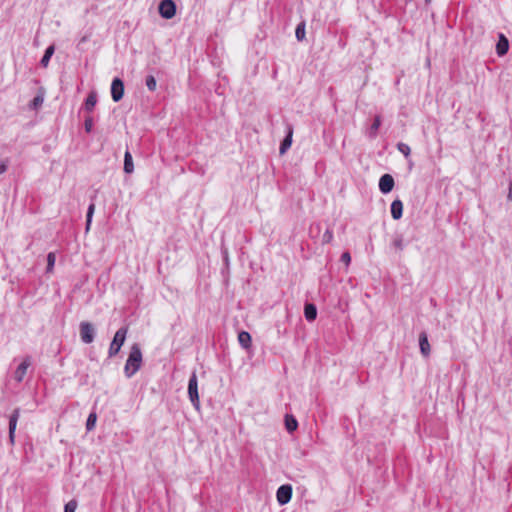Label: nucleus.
<instances>
[{
  "label": "nucleus",
  "mask_w": 512,
  "mask_h": 512,
  "mask_svg": "<svg viewBox=\"0 0 512 512\" xmlns=\"http://www.w3.org/2000/svg\"><path fill=\"white\" fill-rule=\"evenodd\" d=\"M403 214V203L396 199L391 203V216L393 219L398 220Z\"/></svg>",
  "instance_id": "f8f14e48"
},
{
  "label": "nucleus",
  "mask_w": 512,
  "mask_h": 512,
  "mask_svg": "<svg viewBox=\"0 0 512 512\" xmlns=\"http://www.w3.org/2000/svg\"><path fill=\"white\" fill-rule=\"evenodd\" d=\"M238 341H239V344L244 349H249L251 347V341H252L251 335L246 331H241L238 334Z\"/></svg>",
  "instance_id": "2eb2a0df"
},
{
  "label": "nucleus",
  "mask_w": 512,
  "mask_h": 512,
  "mask_svg": "<svg viewBox=\"0 0 512 512\" xmlns=\"http://www.w3.org/2000/svg\"><path fill=\"white\" fill-rule=\"evenodd\" d=\"M97 416L95 413H90L86 422V428L91 431L95 428Z\"/></svg>",
  "instance_id": "b1692460"
},
{
  "label": "nucleus",
  "mask_w": 512,
  "mask_h": 512,
  "mask_svg": "<svg viewBox=\"0 0 512 512\" xmlns=\"http://www.w3.org/2000/svg\"><path fill=\"white\" fill-rule=\"evenodd\" d=\"M395 182L394 178L390 174H384L380 177L379 180V190L383 194H388L394 188Z\"/></svg>",
  "instance_id": "6e6552de"
},
{
  "label": "nucleus",
  "mask_w": 512,
  "mask_h": 512,
  "mask_svg": "<svg viewBox=\"0 0 512 512\" xmlns=\"http://www.w3.org/2000/svg\"><path fill=\"white\" fill-rule=\"evenodd\" d=\"M380 125H381V117L380 116H376L374 118V122L371 125V127L369 129V132H368V135H369V137L371 139L376 138Z\"/></svg>",
  "instance_id": "6ab92c4d"
},
{
  "label": "nucleus",
  "mask_w": 512,
  "mask_h": 512,
  "mask_svg": "<svg viewBox=\"0 0 512 512\" xmlns=\"http://www.w3.org/2000/svg\"><path fill=\"white\" fill-rule=\"evenodd\" d=\"M55 261H56V256L54 253L50 252L48 255H47V272L50 273L53 271V268H54V265H55Z\"/></svg>",
  "instance_id": "393cba45"
},
{
  "label": "nucleus",
  "mask_w": 512,
  "mask_h": 512,
  "mask_svg": "<svg viewBox=\"0 0 512 512\" xmlns=\"http://www.w3.org/2000/svg\"><path fill=\"white\" fill-rule=\"evenodd\" d=\"M509 41L504 34L499 35V40L496 45V52L499 56H503L508 52Z\"/></svg>",
  "instance_id": "9b49d317"
},
{
  "label": "nucleus",
  "mask_w": 512,
  "mask_h": 512,
  "mask_svg": "<svg viewBox=\"0 0 512 512\" xmlns=\"http://www.w3.org/2000/svg\"><path fill=\"white\" fill-rule=\"evenodd\" d=\"M324 237H326L327 241H329V240L332 238V235H331V234H329V235L327 236V234H324Z\"/></svg>",
  "instance_id": "e433bc0d"
},
{
  "label": "nucleus",
  "mask_w": 512,
  "mask_h": 512,
  "mask_svg": "<svg viewBox=\"0 0 512 512\" xmlns=\"http://www.w3.org/2000/svg\"><path fill=\"white\" fill-rule=\"evenodd\" d=\"M285 426L288 432H293L297 429L298 422L292 415H286Z\"/></svg>",
  "instance_id": "412c9836"
},
{
  "label": "nucleus",
  "mask_w": 512,
  "mask_h": 512,
  "mask_svg": "<svg viewBox=\"0 0 512 512\" xmlns=\"http://www.w3.org/2000/svg\"><path fill=\"white\" fill-rule=\"evenodd\" d=\"M419 346H420L421 354L424 357H428L431 352V347H430V344L428 341L427 334L425 332L421 333L419 336Z\"/></svg>",
  "instance_id": "9d476101"
},
{
  "label": "nucleus",
  "mask_w": 512,
  "mask_h": 512,
  "mask_svg": "<svg viewBox=\"0 0 512 512\" xmlns=\"http://www.w3.org/2000/svg\"><path fill=\"white\" fill-rule=\"evenodd\" d=\"M432 0H425L427 4L431 3Z\"/></svg>",
  "instance_id": "4c0bfd02"
},
{
  "label": "nucleus",
  "mask_w": 512,
  "mask_h": 512,
  "mask_svg": "<svg viewBox=\"0 0 512 512\" xmlns=\"http://www.w3.org/2000/svg\"><path fill=\"white\" fill-rule=\"evenodd\" d=\"M324 237H326L327 241H329V240L332 238V235H331V234H329V235L327 236V234H324Z\"/></svg>",
  "instance_id": "c9c22d12"
},
{
  "label": "nucleus",
  "mask_w": 512,
  "mask_h": 512,
  "mask_svg": "<svg viewBox=\"0 0 512 512\" xmlns=\"http://www.w3.org/2000/svg\"><path fill=\"white\" fill-rule=\"evenodd\" d=\"M84 126H85L86 132H88V133L91 132L92 127H93V119L91 117H87L85 119Z\"/></svg>",
  "instance_id": "c85d7f7f"
},
{
  "label": "nucleus",
  "mask_w": 512,
  "mask_h": 512,
  "mask_svg": "<svg viewBox=\"0 0 512 512\" xmlns=\"http://www.w3.org/2000/svg\"><path fill=\"white\" fill-rule=\"evenodd\" d=\"M31 365V360L29 358H25L20 364L19 366L17 367V369L15 370V373H14V378L17 382H22L26 373H27V370L28 368L30 367Z\"/></svg>",
  "instance_id": "1a4fd4ad"
},
{
  "label": "nucleus",
  "mask_w": 512,
  "mask_h": 512,
  "mask_svg": "<svg viewBox=\"0 0 512 512\" xmlns=\"http://www.w3.org/2000/svg\"><path fill=\"white\" fill-rule=\"evenodd\" d=\"M304 315L308 321H313L317 316L316 307L313 304H306L304 308Z\"/></svg>",
  "instance_id": "a211bd4d"
},
{
  "label": "nucleus",
  "mask_w": 512,
  "mask_h": 512,
  "mask_svg": "<svg viewBox=\"0 0 512 512\" xmlns=\"http://www.w3.org/2000/svg\"><path fill=\"white\" fill-rule=\"evenodd\" d=\"M94 210H95V205L94 204H90L89 207H88L86 218L92 219L93 214H94Z\"/></svg>",
  "instance_id": "473e14b6"
},
{
  "label": "nucleus",
  "mask_w": 512,
  "mask_h": 512,
  "mask_svg": "<svg viewBox=\"0 0 512 512\" xmlns=\"http://www.w3.org/2000/svg\"><path fill=\"white\" fill-rule=\"evenodd\" d=\"M92 219L86 218V231H89Z\"/></svg>",
  "instance_id": "f704fd0d"
},
{
  "label": "nucleus",
  "mask_w": 512,
  "mask_h": 512,
  "mask_svg": "<svg viewBox=\"0 0 512 512\" xmlns=\"http://www.w3.org/2000/svg\"><path fill=\"white\" fill-rule=\"evenodd\" d=\"M397 149L404 155L405 158H409L411 154V148L408 144L400 142L397 144Z\"/></svg>",
  "instance_id": "5701e85b"
},
{
  "label": "nucleus",
  "mask_w": 512,
  "mask_h": 512,
  "mask_svg": "<svg viewBox=\"0 0 512 512\" xmlns=\"http://www.w3.org/2000/svg\"><path fill=\"white\" fill-rule=\"evenodd\" d=\"M393 245L396 249L402 250L403 249V240L401 238H397L393 241Z\"/></svg>",
  "instance_id": "2f4dec72"
},
{
  "label": "nucleus",
  "mask_w": 512,
  "mask_h": 512,
  "mask_svg": "<svg viewBox=\"0 0 512 512\" xmlns=\"http://www.w3.org/2000/svg\"><path fill=\"white\" fill-rule=\"evenodd\" d=\"M507 199L509 201H512V184L509 185V192H508V195H507Z\"/></svg>",
  "instance_id": "72a5a7b5"
},
{
  "label": "nucleus",
  "mask_w": 512,
  "mask_h": 512,
  "mask_svg": "<svg viewBox=\"0 0 512 512\" xmlns=\"http://www.w3.org/2000/svg\"><path fill=\"white\" fill-rule=\"evenodd\" d=\"M292 135H293V130H292V128H289L287 136L285 137V139L283 140V142L280 145V149H279L280 154H284L291 147Z\"/></svg>",
  "instance_id": "dca6fc26"
},
{
  "label": "nucleus",
  "mask_w": 512,
  "mask_h": 512,
  "mask_svg": "<svg viewBox=\"0 0 512 512\" xmlns=\"http://www.w3.org/2000/svg\"><path fill=\"white\" fill-rule=\"evenodd\" d=\"M8 168V161L0 160V175L5 173Z\"/></svg>",
  "instance_id": "7c9ffc66"
},
{
  "label": "nucleus",
  "mask_w": 512,
  "mask_h": 512,
  "mask_svg": "<svg viewBox=\"0 0 512 512\" xmlns=\"http://www.w3.org/2000/svg\"><path fill=\"white\" fill-rule=\"evenodd\" d=\"M188 396L196 410L200 409V401L198 394V381L195 372L192 373L188 383Z\"/></svg>",
  "instance_id": "7ed1b4c3"
},
{
  "label": "nucleus",
  "mask_w": 512,
  "mask_h": 512,
  "mask_svg": "<svg viewBox=\"0 0 512 512\" xmlns=\"http://www.w3.org/2000/svg\"><path fill=\"white\" fill-rule=\"evenodd\" d=\"M295 35H296V38L300 41L305 38V24L304 23H300L296 27Z\"/></svg>",
  "instance_id": "a878e982"
},
{
  "label": "nucleus",
  "mask_w": 512,
  "mask_h": 512,
  "mask_svg": "<svg viewBox=\"0 0 512 512\" xmlns=\"http://www.w3.org/2000/svg\"><path fill=\"white\" fill-rule=\"evenodd\" d=\"M94 335H95V329H94L93 325L89 322H81V324H80L81 340L84 343L89 344V343L93 342Z\"/></svg>",
  "instance_id": "39448f33"
},
{
  "label": "nucleus",
  "mask_w": 512,
  "mask_h": 512,
  "mask_svg": "<svg viewBox=\"0 0 512 512\" xmlns=\"http://www.w3.org/2000/svg\"><path fill=\"white\" fill-rule=\"evenodd\" d=\"M44 102V96L42 94H39L34 97V99L31 101L29 107L33 110H37L39 107L42 106Z\"/></svg>",
  "instance_id": "4be33fe9"
},
{
  "label": "nucleus",
  "mask_w": 512,
  "mask_h": 512,
  "mask_svg": "<svg viewBox=\"0 0 512 512\" xmlns=\"http://www.w3.org/2000/svg\"><path fill=\"white\" fill-rule=\"evenodd\" d=\"M142 352L138 344H133L130 348L129 356L124 366V373L127 378L134 376L141 368Z\"/></svg>",
  "instance_id": "f257e3e1"
},
{
  "label": "nucleus",
  "mask_w": 512,
  "mask_h": 512,
  "mask_svg": "<svg viewBox=\"0 0 512 512\" xmlns=\"http://www.w3.org/2000/svg\"><path fill=\"white\" fill-rule=\"evenodd\" d=\"M54 51H55V47L54 45H50L49 47H47V49L45 50V53L41 59V65L43 67H47L48 64H49V61L51 59V57L53 56L54 54Z\"/></svg>",
  "instance_id": "aec40b11"
},
{
  "label": "nucleus",
  "mask_w": 512,
  "mask_h": 512,
  "mask_svg": "<svg viewBox=\"0 0 512 512\" xmlns=\"http://www.w3.org/2000/svg\"><path fill=\"white\" fill-rule=\"evenodd\" d=\"M292 498V486L285 484L281 485L276 492V499L280 505H285L290 502Z\"/></svg>",
  "instance_id": "423d86ee"
},
{
  "label": "nucleus",
  "mask_w": 512,
  "mask_h": 512,
  "mask_svg": "<svg viewBox=\"0 0 512 512\" xmlns=\"http://www.w3.org/2000/svg\"><path fill=\"white\" fill-rule=\"evenodd\" d=\"M124 84L121 79L115 78L111 84V96L113 101L118 102L123 98Z\"/></svg>",
  "instance_id": "0eeeda50"
},
{
  "label": "nucleus",
  "mask_w": 512,
  "mask_h": 512,
  "mask_svg": "<svg viewBox=\"0 0 512 512\" xmlns=\"http://www.w3.org/2000/svg\"><path fill=\"white\" fill-rule=\"evenodd\" d=\"M158 10L164 19H172L176 14V5L172 0H162Z\"/></svg>",
  "instance_id": "20e7f679"
},
{
  "label": "nucleus",
  "mask_w": 512,
  "mask_h": 512,
  "mask_svg": "<svg viewBox=\"0 0 512 512\" xmlns=\"http://www.w3.org/2000/svg\"><path fill=\"white\" fill-rule=\"evenodd\" d=\"M127 333H128L127 327H122L116 331V333L113 337V340L109 346V350H108L109 357H114L115 355H117L119 353L121 347L123 346V344L126 340Z\"/></svg>",
  "instance_id": "f03ea898"
},
{
  "label": "nucleus",
  "mask_w": 512,
  "mask_h": 512,
  "mask_svg": "<svg viewBox=\"0 0 512 512\" xmlns=\"http://www.w3.org/2000/svg\"><path fill=\"white\" fill-rule=\"evenodd\" d=\"M97 103V93L95 91H91L85 101L84 109L87 112L93 111L95 105Z\"/></svg>",
  "instance_id": "4468645a"
},
{
  "label": "nucleus",
  "mask_w": 512,
  "mask_h": 512,
  "mask_svg": "<svg viewBox=\"0 0 512 512\" xmlns=\"http://www.w3.org/2000/svg\"><path fill=\"white\" fill-rule=\"evenodd\" d=\"M77 508V502L70 500L64 507V512H75Z\"/></svg>",
  "instance_id": "cd10ccee"
},
{
  "label": "nucleus",
  "mask_w": 512,
  "mask_h": 512,
  "mask_svg": "<svg viewBox=\"0 0 512 512\" xmlns=\"http://www.w3.org/2000/svg\"><path fill=\"white\" fill-rule=\"evenodd\" d=\"M18 418H19V410L16 409L13 412V414L11 415L10 420H9V438L12 443L14 442V435H15Z\"/></svg>",
  "instance_id": "ddd939ff"
},
{
  "label": "nucleus",
  "mask_w": 512,
  "mask_h": 512,
  "mask_svg": "<svg viewBox=\"0 0 512 512\" xmlns=\"http://www.w3.org/2000/svg\"><path fill=\"white\" fill-rule=\"evenodd\" d=\"M124 171L128 174H131L134 171L133 159L129 151H126L124 155Z\"/></svg>",
  "instance_id": "f3484780"
},
{
  "label": "nucleus",
  "mask_w": 512,
  "mask_h": 512,
  "mask_svg": "<svg viewBox=\"0 0 512 512\" xmlns=\"http://www.w3.org/2000/svg\"><path fill=\"white\" fill-rule=\"evenodd\" d=\"M146 86L148 88V90L150 91H154L157 87V82H156V79L154 78V76H148L146 78Z\"/></svg>",
  "instance_id": "bb28decb"
},
{
  "label": "nucleus",
  "mask_w": 512,
  "mask_h": 512,
  "mask_svg": "<svg viewBox=\"0 0 512 512\" xmlns=\"http://www.w3.org/2000/svg\"><path fill=\"white\" fill-rule=\"evenodd\" d=\"M341 261L343 263H345L347 266L350 264L351 262V256H350V253L349 252H344L342 255H341Z\"/></svg>",
  "instance_id": "c756f323"
}]
</instances>
